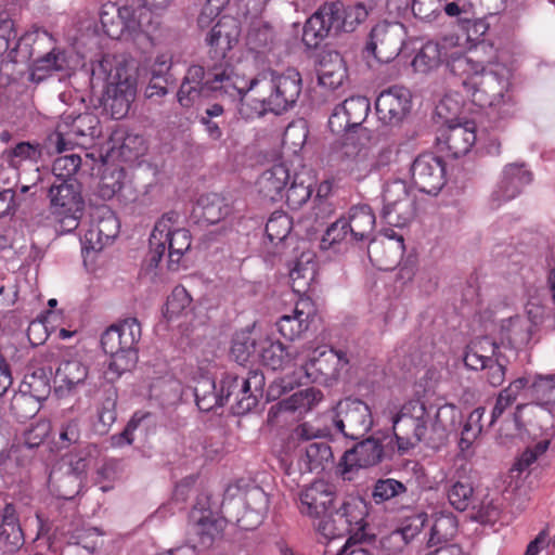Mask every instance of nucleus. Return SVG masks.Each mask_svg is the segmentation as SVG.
<instances>
[{
  "mask_svg": "<svg viewBox=\"0 0 555 555\" xmlns=\"http://www.w3.org/2000/svg\"><path fill=\"white\" fill-rule=\"evenodd\" d=\"M240 100L238 113L242 118L253 120L271 113L268 96L257 95L238 86V76L231 64H217L205 70L202 65H191L177 92V100L184 108L192 107L202 99Z\"/></svg>",
  "mask_w": 555,
  "mask_h": 555,
  "instance_id": "obj_1",
  "label": "nucleus"
},
{
  "mask_svg": "<svg viewBox=\"0 0 555 555\" xmlns=\"http://www.w3.org/2000/svg\"><path fill=\"white\" fill-rule=\"evenodd\" d=\"M141 324L135 318L125 319L119 324L111 325L101 335L103 351L109 356L104 377L113 384L122 374L131 372L138 363V344L141 338Z\"/></svg>",
  "mask_w": 555,
  "mask_h": 555,
  "instance_id": "obj_2",
  "label": "nucleus"
},
{
  "mask_svg": "<svg viewBox=\"0 0 555 555\" xmlns=\"http://www.w3.org/2000/svg\"><path fill=\"white\" fill-rule=\"evenodd\" d=\"M513 73L503 64H491L482 68L476 77V87L470 90L469 99L478 107L491 108L500 119L514 116L516 101L511 90Z\"/></svg>",
  "mask_w": 555,
  "mask_h": 555,
  "instance_id": "obj_3",
  "label": "nucleus"
},
{
  "mask_svg": "<svg viewBox=\"0 0 555 555\" xmlns=\"http://www.w3.org/2000/svg\"><path fill=\"white\" fill-rule=\"evenodd\" d=\"M302 89V79L295 68L279 73L268 68L258 73L248 82V90L268 96L272 114L282 115L295 107Z\"/></svg>",
  "mask_w": 555,
  "mask_h": 555,
  "instance_id": "obj_4",
  "label": "nucleus"
},
{
  "mask_svg": "<svg viewBox=\"0 0 555 555\" xmlns=\"http://www.w3.org/2000/svg\"><path fill=\"white\" fill-rule=\"evenodd\" d=\"M366 506L362 500L344 501L338 507H333L317 522V532L325 540H334L349 535L353 540L364 538Z\"/></svg>",
  "mask_w": 555,
  "mask_h": 555,
  "instance_id": "obj_5",
  "label": "nucleus"
},
{
  "mask_svg": "<svg viewBox=\"0 0 555 555\" xmlns=\"http://www.w3.org/2000/svg\"><path fill=\"white\" fill-rule=\"evenodd\" d=\"M49 209L57 231L62 234L75 231L85 209L81 184L78 180H53L48 188Z\"/></svg>",
  "mask_w": 555,
  "mask_h": 555,
  "instance_id": "obj_6",
  "label": "nucleus"
},
{
  "mask_svg": "<svg viewBox=\"0 0 555 555\" xmlns=\"http://www.w3.org/2000/svg\"><path fill=\"white\" fill-rule=\"evenodd\" d=\"M100 119L93 113L64 114L56 130L49 134L46 146L49 152L63 153L75 145L86 146L100 137Z\"/></svg>",
  "mask_w": 555,
  "mask_h": 555,
  "instance_id": "obj_7",
  "label": "nucleus"
},
{
  "mask_svg": "<svg viewBox=\"0 0 555 555\" xmlns=\"http://www.w3.org/2000/svg\"><path fill=\"white\" fill-rule=\"evenodd\" d=\"M524 322L519 318H511L502 324V331L507 330V346L502 341L498 344L489 336L477 337L466 347L464 364L467 369L478 371L485 369L487 363H492L498 354H505L503 349H513L517 345L530 339L528 328H522Z\"/></svg>",
  "mask_w": 555,
  "mask_h": 555,
  "instance_id": "obj_8",
  "label": "nucleus"
},
{
  "mask_svg": "<svg viewBox=\"0 0 555 555\" xmlns=\"http://www.w3.org/2000/svg\"><path fill=\"white\" fill-rule=\"evenodd\" d=\"M264 385V375L259 370L249 371L246 377L224 373L219 383L223 405L234 397L235 402L231 406L233 414H247L258 405L263 396Z\"/></svg>",
  "mask_w": 555,
  "mask_h": 555,
  "instance_id": "obj_9",
  "label": "nucleus"
},
{
  "mask_svg": "<svg viewBox=\"0 0 555 555\" xmlns=\"http://www.w3.org/2000/svg\"><path fill=\"white\" fill-rule=\"evenodd\" d=\"M416 216V196L401 179L387 181L383 189L382 219L391 227L408 225Z\"/></svg>",
  "mask_w": 555,
  "mask_h": 555,
  "instance_id": "obj_10",
  "label": "nucleus"
},
{
  "mask_svg": "<svg viewBox=\"0 0 555 555\" xmlns=\"http://www.w3.org/2000/svg\"><path fill=\"white\" fill-rule=\"evenodd\" d=\"M435 405H426L421 399H412L404 402L398 413L392 417V430L400 454L412 449V437L424 438L425 420L429 417Z\"/></svg>",
  "mask_w": 555,
  "mask_h": 555,
  "instance_id": "obj_11",
  "label": "nucleus"
},
{
  "mask_svg": "<svg viewBox=\"0 0 555 555\" xmlns=\"http://www.w3.org/2000/svg\"><path fill=\"white\" fill-rule=\"evenodd\" d=\"M224 513L231 515L235 521L245 530H253L260 525L269 511V498L262 488L254 486L248 488L243 496L229 500L225 498L222 503Z\"/></svg>",
  "mask_w": 555,
  "mask_h": 555,
  "instance_id": "obj_12",
  "label": "nucleus"
},
{
  "mask_svg": "<svg viewBox=\"0 0 555 555\" xmlns=\"http://www.w3.org/2000/svg\"><path fill=\"white\" fill-rule=\"evenodd\" d=\"M462 421L461 410L453 403L435 406L424 424L423 437H412V449L423 443L427 448L438 450L446 444L450 434L457 430Z\"/></svg>",
  "mask_w": 555,
  "mask_h": 555,
  "instance_id": "obj_13",
  "label": "nucleus"
},
{
  "mask_svg": "<svg viewBox=\"0 0 555 555\" xmlns=\"http://www.w3.org/2000/svg\"><path fill=\"white\" fill-rule=\"evenodd\" d=\"M334 426L345 438L358 440L373 426L371 408L358 398H345L335 408Z\"/></svg>",
  "mask_w": 555,
  "mask_h": 555,
  "instance_id": "obj_14",
  "label": "nucleus"
},
{
  "mask_svg": "<svg viewBox=\"0 0 555 555\" xmlns=\"http://www.w3.org/2000/svg\"><path fill=\"white\" fill-rule=\"evenodd\" d=\"M87 468V460L82 456H69L63 465L54 466L48 479L51 494L60 500H74L82 489Z\"/></svg>",
  "mask_w": 555,
  "mask_h": 555,
  "instance_id": "obj_15",
  "label": "nucleus"
},
{
  "mask_svg": "<svg viewBox=\"0 0 555 555\" xmlns=\"http://www.w3.org/2000/svg\"><path fill=\"white\" fill-rule=\"evenodd\" d=\"M410 172L413 184L422 193L437 195L447 183L446 162L434 153L416 156Z\"/></svg>",
  "mask_w": 555,
  "mask_h": 555,
  "instance_id": "obj_16",
  "label": "nucleus"
},
{
  "mask_svg": "<svg viewBox=\"0 0 555 555\" xmlns=\"http://www.w3.org/2000/svg\"><path fill=\"white\" fill-rule=\"evenodd\" d=\"M402 42L399 28L396 25L379 23L371 29L367 36L363 56L366 60L372 57L379 63H389L400 54Z\"/></svg>",
  "mask_w": 555,
  "mask_h": 555,
  "instance_id": "obj_17",
  "label": "nucleus"
},
{
  "mask_svg": "<svg viewBox=\"0 0 555 555\" xmlns=\"http://www.w3.org/2000/svg\"><path fill=\"white\" fill-rule=\"evenodd\" d=\"M348 364L349 359L346 352L322 346L312 351L302 369L313 382H327L337 380L341 371L347 370Z\"/></svg>",
  "mask_w": 555,
  "mask_h": 555,
  "instance_id": "obj_18",
  "label": "nucleus"
},
{
  "mask_svg": "<svg viewBox=\"0 0 555 555\" xmlns=\"http://www.w3.org/2000/svg\"><path fill=\"white\" fill-rule=\"evenodd\" d=\"M375 108L384 124L400 125L411 112L412 93L403 86H391L378 94Z\"/></svg>",
  "mask_w": 555,
  "mask_h": 555,
  "instance_id": "obj_19",
  "label": "nucleus"
},
{
  "mask_svg": "<svg viewBox=\"0 0 555 555\" xmlns=\"http://www.w3.org/2000/svg\"><path fill=\"white\" fill-rule=\"evenodd\" d=\"M532 181V173L525 164H508L504 167L502 177L491 194L495 207L517 197L522 189Z\"/></svg>",
  "mask_w": 555,
  "mask_h": 555,
  "instance_id": "obj_20",
  "label": "nucleus"
},
{
  "mask_svg": "<svg viewBox=\"0 0 555 555\" xmlns=\"http://www.w3.org/2000/svg\"><path fill=\"white\" fill-rule=\"evenodd\" d=\"M336 495L332 487L318 480L300 492V513L319 521L335 504Z\"/></svg>",
  "mask_w": 555,
  "mask_h": 555,
  "instance_id": "obj_21",
  "label": "nucleus"
},
{
  "mask_svg": "<svg viewBox=\"0 0 555 555\" xmlns=\"http://www.w3.org/2000/svg\"><path fill=\"white\" fill-rule=\"evenodd\" d=\"M238 26L235 20L229 17H222L218 23L210 29L206 36V43L209 47V54L212 60L217 62L212 64H229L224 62L227 53L237 42L238 38ZM211 67L209 65L207 68ZM207 72L208 69L205 68Z\"/></svg>",
  "mask_w": 555,
  "mask_h": 555,
  "instance_id": "obj_22",
  "label": "nucleus"
},
{
  "mask_svg": "<svg viewBox=\"0 0 555 555\" xmlns=\"http://www.w3.org/2000/svg\"><path fill=\"white\" fill-rule=\"evenodd\" d=\"M384 455L383 443L375 437H369L344 453L340 466L344 474L358 468H369L379 464Z\"/></svg>",
  "mask_w": 555,
  "mask_h": 555,
  "instance_id": "obj_23",
  "label": "nucleus"
},
{
  "mask_svg": "<svg viewBox=\"0 0 555 555\" xmlns=\"http://www.w3.org/2000/svg\"><path fill=\"white\" fill-rule=\"evenodd\" d=\"M335 8L325 2L306 21L301 39L307 49L319 48L331 31L335 33L336 24L333 20V15L336 14Z\"/></svg>",
  "mask_w": 555,
  "mask_h": 555,
  "instance_id": "obj_24",
  "label": "nucleus"
},
{
  "mask_svg": "<svg viewBox=\"0 0 555 555\" xmlns=\"http://www.w3.org/2000/svg\"><path fill=\"white\" fill-rule=\"evenodd\" d=\"M135 93V78L132 76L122 78L119 70H117L116 81L108 86L105 100V105L109 107L113 118L121 119L128 114Z\"/></svg>",
  "mask_w": 555,
  "mask_h": 555,
  "instance_id": "obj_25",
  "label": "nucleus"
},
{
  "mask_svg": "<svg viewBox=\"0 0 555 555\" xmlns=\"http://www.w3.org/2000/svg\"><path fill=\"white\" fill-rule=\"evenodd\" d=\"M442 137L450 155L454 158L462 157L476 143V124L469 119L450 120Z\"/></svg>",
  "mask_w": 555,
  "mask_h": 555,
  "instance_id": "obj_26",
  "label": "nucleus"
},
{
  "mask_svg": "<svg viewBox=\"0 0 555 555\" xmlns=\"http://www.w3.org/2000/svg\"><path fill=\"white\" fill-rule=\"evenodd\" d=\"M25 543L24 531L13 503H7L0 511V550L4 554L16 553Z\"/></svg>",
  "mask_w": 555,
  "mask_h": 555,
  "instance_id": "obj_27",
  "label": "nucleus"
},
{
  "mask_svg": "<svg viewBox=\"0 0 555 555\" xmlns=\"http://www.w3.org/2000/svg\"><path fill=\"white\" fill-rule=\"evenodd\" d=\"M89 366L78 358L60 361L54 375L55 390L62 395L74 391L77 387L87 384Z\"/></svg>",
  "mask_w": 555,
  "mask_h": 555,
  "instance_id": "obj_28",
  "label": "nucleus"
},
{
  "mask_svg": "<svg viewBox=\"0 0 555 555\" xmlns=\"http://www.w3.org/2000/svg\"><path fill=\"white\" fill-rule=\"evenodd\" d=\"M201 501L193 507L190 518L193 521L192 529L198 538L201 547L207 548L221 535L224 528V520L217 517L210 509L198 507Z\"/></svg>",
  "mask_w": 555,
  "mask_h": 555,
  "instance_id": "obj_29",
  "label": "nucleus"
},
{
  "mask_svg": "<svg viewBox=\"0 0 555 555\" xmlns=\"http://www.w3.org/2000/svg\"><path fill=\"white\" fill-rule=\"evenodd\" d=\"M289 180L288 167L283 163L274 164L259 176L256 182L257 191L263 199L278 202L284 197Z\"/></svg>",
  "mask_w": 555,
  "mask_h": 555,
  "instance_id": "obj_30",
  "label": "nucleus"
},
{
  "mask_svg": "<svg viewBox=\"0 0 555 555\" xmlns=\"http://www.w3.org/2000/svg\"><path fill=\"white\" fill-rule=\"evenodd\" d=\"M450 74L456 79L454 82L461 89L464 96H468L476 85V77H479L483 65L473 61L465 54H454L447 63Z\"/></svg>",
  "mask_w": 555,
  "mask_h": 555,
  "instance_id": "obj_31",
  "label": "nucleus"
},
{
  "mask_svg": "<svg viewBox=\"0 0 555 555\" xmlns=\"http://www.w3.org/2000/svg\"><path fill=\"white\" fill-rule=\"evenodd\" d=\"M157 426L156 416L149 412L139 410L132 414L124 430L112 436L114 447L130 446L135 440V434L147 437L154 434Z\"/></svg>",
  "mask_w": 555,
  "mask_h": 555,
  "instance_id": "obj_32",
  "label": "nucleus"
},
{
  "mask_svg": "<svg viewBox=\"0 0 555 555\" xmlns=\"http://www.w3.org/2000/svg\"><path fill=\"white\" fill-rule=\"evenodd\" d=\"M300 457L298 465L304 473L320 474L333 463L334 456L332 448L326 441H312L300 447Z\"/></svg>",
  "mask_w": 555,
  "mask_h": 555,
  "instance_id": "obj_33",
  "label": "nucleus"
},
{
  "mask_svg": "<svg viewBox=\"0 0 555 555\" xmlns=\"http://www.w3.org/2000/svg\"><path fill=\"white\" fill-rule=\"evenodd\" d=\"M322 399L323 393L320 389L314 387L299 389L272 405L269 410V415H278L282 412L306 413L312 410Z\"/></svg>",
  "mask_w": 555,
  "mask_h": 555,
  "instance_id": "obj_34",
  "label": "nucleus"
},
{
  "mask_svg": "<svg viewBox=\"0 0 555 555\" xmlns=\"http://www.w3.org/2000/svg\"><path fill=\"white\" fill-rule=\"evenodd\" d=\"M344 218L347 221L350 242H363L370 238L375 227V215L369 205L352 206Z\"/></svg>",
  "mask_w": 555,
  "mask_h": 555,
  "instance_id": "obj_35",
  "label": "nucleus"
},
{
  "mask_svg": "<svg viewBox=\"0 0 555 555\" xmlns=\"http://www.w3.org/2000/svg\"><path fill=\"white\" fill-rule=\"evenodd\" d=\"M67 66L66 54L60 48H52L49 52L37 57L29 66L28 80L40 83L54 73L65 70Z\"/></svg>",
  "mask_w": 555,
  "mask_h": 555,
  "instance_id": "obj_36",
  "label": "nucleus"
},
{
  "mask_svg": "<svg viewBox=\"0 0 555 555\" xmlns=\"http://www.w3.org/2000/svg\"><path fill=\"white\" fill-rule=\"evenodd\" d=\"M42 156L39 144L20 142L13 149L5 150L0 155V169L2 168L12 180L23 160L37 163Z\"/></svg>",
  "mask_w": 555,
  "mask_h": 555,
  "instance_id": "obj_37",
  "label": "nucleus"
},
{
  "mask_svg": "<svg viewBox=\"0 0 555 555\" xmlns=\"http://www.w3.org/2000/svg\"><path fill=\"white\" fill-rule=\"evenodd\" d=\"M424 520L418 518L410 519L400 528L391 531L388 535L380 540L382 548L388 555L402 553L408 544H410L422 531Z\"/></svg>",
  "mask_w": 555,
  "mask_h": 555,
  "instance_id": "obj_38",
  "label": "nucleus"
},
{
  "mask_svg": "<svg viewBox=\"0 0 555 555\" xmlns=\"http://www.w3.org/2000/svg\"><path fill=\"white\" fill-rule=\"evenodd\" d=\"M347 77L343 56L338 52H330L322 56L318 68L319 83L328 89L339 88Z\"/></svg>",
  "mask_w": 555,
  "mask_h": 555,
  "instance_id": "obj_39",
  "label": "nucleus"
},
{
  "mask_svg": "<svg viewBox=\"0 0 555 555\" xmlns=\"http://www.w3.org/2000/svg\"><path fill=\"white\" fill-rule=\"evenodd\" d=\"M327 5L336 7V14L333 15L335 25V34L338 33H352L362 24L369 15V12L363 3H356L352 5H345L340 1L327 2Z\"/></svg>",
  "mask_w": 555,
  "mask_h": 555,
  "instance_id": "obj_40",
  "label": "nucleus"
},
{
  "mask_svg": "<svg viewBox=\"0 0 555 555\" xmlns=\"http://www.w3.org/2000/svg\"><path fill=\"white\" fill-rule=\"evenodd\" d=\"M163 245L165 246V255L167 254V268L170 271H177L184 254L191 247V233L184 228L176 229L164 233Z\"/></svg>",
  "mask_w": 555,
  "mask_h": 555,
  "instance_id": "obj_41",
  "label": "nucleus"
},
{
  "mask_svg": "<svg viewBox=\"0 0 555 555\" xmlns=\"http://www.w3.org/2000/svg\"><path fill=\"white\" fill-rule=\"evenodd\" d=\"M258 357L264 366L275 371L283 369L293 360V352L281 341L261 336Z\"/></svg>",
  "mask_w": 555,
  "mask_h": 555,
  "instance_id": "obj_42",
  "label": "nucleus"
},
{
  "mask_svg": "<svg viewBox=\"0 0 555 555\" xmlns=\"http://www.w3.org/2000/svg\"><path fill=\"white\" fill-rule=\"evenodd\" d=\"M179 214L176 211H168L162 216L156 222L151 235H150V253H149V266L151 268H157L163 257L165 256L164 233L172 231L171 227L177 223Z\"/></svg>",
  "mask_w": 555,
  "mask_h": 555,
  "instance_id": "obj_43",
  "label": "nucleus"
},
{
  "mask_svg": "<svg viewBox=\"0 0 555 555\" xmlns=\"http://www.w3.org/2000/svg\"><path fill=\"white\" fill-rule=\"evenodd\" d=\"M23 390L21 397L15 399V404L31 402L33 399L40 402L46 400L51 392L49 376L44 369H37L33 373L27 374L23 382Z\"/></svg>",
  "mask_w": 555,
  "mask_h": 555,
  "instance_id": "obj_44",
  "label": "nucleus"
},
{
  "mask_svg": "<svg viewBox=\"0 0 555 555\" xmlns=\"http://www.w3.org/2000/svg\"><path fill=\"white\" fill-rule=\"evenodd\" d=\"M261 335L255 331V326L236 332L232 339L231 356L234 360L244 364L258 354Z\"/></svg>",
  "mask_w": 555,
  "mask_h": 555,
  "instance_id": "obj_45",
  "label": "nucleus"
},
{
  "mask_svg": "<svg viewBox=\"0 0 555 555\" xmlns=\"http://www.w3.org/2000/svg\"><path fill=\"white\" fill-rule=\"evenodd\" d=\"M305 304V301L298 302L292 314H284L278 320L276 328L285 339L295 340L308 330L310 312H305L300 308V305Z\"/></svg>",
  "mask_w": 555,
  "mask_h": 555,
  "instance_id": "obj_46",
  "label": "nucleus"
},
{
  "mask_svg": "<svg viewBox=\"0 0 555 555\" xmlns=\"http://www.w3.org/2000/svg\"><path fill=\"white\" fill-rule=\"evenodd\" d=\"M198 121L211 141H221L228 129L227 114L223 105L215 103L207 107L199 116Z\"/></svg>",
  "mask_w": 555,
  "mask_h": 555,
  "instance_id": "obj_47",
  "label": "nucleus"
},
{
  "mask_svg": "<svg viewBox=\"0 0 555 555\" xmlns=\"http://www.w3.org/2000/svg\"><path fill=\"white\" fill-rule=\"evenodd\" d=\"M194 397L197 408L203 412L223 406L222 396L212 378L201 377L194 387Z\"/></svg>",
  "mask_w": 555,
  "mask_h": 555,
  "instance_id": "obj_48",
  "label": "nucleus"
},
{
  "mask_svg": "<svg viewBox=\"0 0 555 555\" xmlns=\"http://www.w3.org/2000/svg\"><path fill=\"white\" fill-rule=\"evenodd\" d=\"M41 37L52 40V35L46 29H37L33 34H24L21 38L12 43L10 52H8V61L11 63H27L34 56L31 43Z\"/></svg>",
  "mask_w": 555,
  "mask_h": 555,
  "instance_id": "obj_49",
  "label": "nucleus"
},
{
  "mask_svg": "<svg viewBox=\"0 0 555 555\" xmlns=\"http://www.w3.org/2000/svg\"><path fill=\"white\" fill-rule=\"evenodd\" d=\"M442 49L443 47L435 41L424 43L412 61L414 70L427 74L436 69L442 61Z\"/></svg>",
  "mask_w": 555,
  "mask_h": 555,
  "instance_id": "obj_50",
  "label": "nucleus"
},
{
  "mask_svg": "<svg viewBox=\"0 0 555 555\" xmlns=\"http://www.w3.org/2000/svg\"><path fill=\"white\" fill-rule=\"evenodd\" d=\"M528 383L529 380L526 377H519L513 380L508 387L500 391L491 412L490 426H492L503 415V413L515 403L519 392L527 387Z\"/></svg>",
  "mask_w": 555,
  "mask_h": 555,
  "instance_id": "obj_51",
  "label": "nucleus"
},
{
  "mask_svg": "<svg viewBox=\"0 0 555 555\" xmlns=\"http://www.w3.org/2000/svg\"><path fill=\"white\" fill-rule=\"evenodd\" d=\"M293 229L292 218L282 210H275L266 223V236L270 243L278 245L283 242Z\"/></svg>",
  "mask_w": 555,
  "mask_h": 555,
  "instance_id": "obj_52",
  "label": "nucleus"
},
{
  "mask_svg": "<svg viewBox=\"0 0 555 555\" xmlns=\"http://www.w3.org/2000/svg\"><path fill=\"white\" fill-rule=\"evenodd\" d=\"M124 179L125 170L122 168L103 175L98 186L99 196L105 201L114 196L126 197L124 193L128 188L125 185Z\"/></svg>",
  "mask_w": 555,
  "mask_h": 555,
  "instance_id": "obj_53",
  "label": "nucleus"
},
{
  "mask_svg": "<svg viewBox=\"0 0 555 555\" xmlns=\"http://www.w3.org/2000/svg\"><path fill=\"white\" fill-rule=\"evenodd\" d=\"M82 167L83 163L79 154L72 153L59 156L52 165L53 180H77L75 176Z\"/></svg>",
  "mask_w": 555,
  "mask_h": 555,
  "instance_id": "obj_54",
  "label": "nucleus"
},
{
  "mask_svg": "<svg viewBox=\"0 0 555 555\" xmlns=\"http://www.w3.org/2000/svg\"><path fill=\"white\" fill-rule=\"evenodd\" d=\"M314 275L315 264L309 259L306 263H302L300 260L296 261L295 266L289 271L294 293L299 295L306 294L310 288L311 282L314 280Z\"/></svg>",
  "mask_w": 555,
  "mask_h": 555,
  "instance_id": "obj_55",
  "label": "nucleus"
},
{
  "mask_svg": "<svg viewBox=\"0 0 555 555\" xmlns=\"http://www.w3.org/2000/svg\"><path fill=\"white\" fill-rule=\"evenodd\" d=\"M406 486L393 478L378 479L372 489V500L375 504H383L406 492Z\"/></svg>",
  "mask_w": 555,
  "mask_h": 555,
  "instance_id": "obj_56",
  "label": "nucleus"
},
{
  "mask_svg": "<svg viewBox=\"0 0 555 555\" xmlns=\"http://www.w3.org/2000/svg\"><path fill=\"white\" fill-rule=\"evenodd\" d=\"M198 203L203 209L202 216L204 220L210 224L220 222L231 212V207L224 203L223 198L216 194L202 197Z\"/></svg>",
  "mask_w": 555,
  "mask_h": 555,
  "instance_id": "obj_57",
  "label": "nucleus"
},
{
  "mask_svg": "<svg viewBox=\"0 0 555 555\" xmlns=\"http://www.w3.org/2000/svg\"><path fill=\"white\" fill-rule=\"evenodd\" d=\"M450 504L460 512L466 511L474 502V488L468 480H457L448 490Z\"/></svg>",
  "mask_w": 555,
  "mask_h": 555,
  "instance_id": "obj_58",
  "label": "nucleus"
},
{
  "mask_svg": "<svg viewBox=\"0 0 555 555\" xmlns=\"http://www.w3.org/2000/svg\"><path fill=\"white\" fill-rule=\"evenodd\" d=\"M340 106L351 120V125L354 129L360 127L365 121L371 111L369 99L362 95L350 96L340 103Z\"/></svg>",
  "mask_w": 555,
  "mask_h": 555,
  "instance_id": "obj_59",
  "label": "nucleus"
},
{
  "mask_svg": "<svg viewBox=\"0 0 555 555\" xmlns=\"http://www.w3.org/2000/svg\"><path fill=\"white\" fill-rule=\"evenodd\" d=\"M531 388L541 405L555 406V374L537 375Z\"/></svg>",
  "mask_w": 555,
  "mask_h": 555,
  "instance_id": "obj_60",
  "label": "nucleus"
},
{
  "mask_svg": "<svg viewBox=\"0 0 555 555\" xmlns=\"http://www.w3.org/2000/svg\"><path fill=\"white\" fill-rule=\"evenodd\" d=\"M63 533L68 535L69 543L81 545L89 552H94L98 548V538L101 534L95 527L77 526L75 529H63Z\"/></svg>",
  "mask_w": 555,
  "mask_h": 555,
  "instance_id": "obj_61",
  "label": "nucleus"
},
{
  "mask_svg": "<svg viewBox=\"0 0 555 555\" xmlns=\"http://www.w3.org/2000/svg\"><path fill=\"white\" fill-rule=\"evenodd\" d=\"M486 412L483 406L476 408L469 415L463 426L460 439V447L467 449L482 430L481 420Z\"/></svg>",
  "mask_w": 555,
  "mask_h": 555,
  "instance_id": "obj_62",
  "label": "nucleus"
},
{
  "mask_svg": "<svg viewBox=\"0 0 555 555\" xmlns=\"http://www.w3.org/2000/svg\"><path fill=\"white\" fill-rule=\"evenodd\" d=\"M344 241L350 242V234L347 221L343 216L326 229L321 238L320 247L322 249H330L334 247L335 244Z\"/></svg>",
  "mask_w": 555,
  "mask_h": 555,
  "instance_id": "obj_63",
  "label": "nucleus"
},
{
  "mask_svg": "<svg viewBox=\"0 0 555 555\" xmlns=\"http://www.w3.org/2000/svg\"><path fill=\"white\" fill-rule=\"evenodd\" d=\"M192 298L182 286L173 288L165 304V315L169 320L180 315L190 305Z\"/></svg>",
  "mask_w": 555,
  "mask_h": 555,
  "instance_id": "obj_64",
  "label": "nucleus"
}]
</instances>
